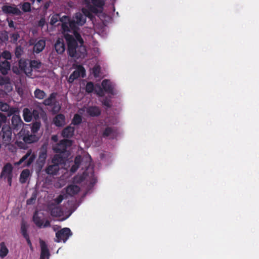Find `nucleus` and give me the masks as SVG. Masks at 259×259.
<instances>
[{
  "instance_id": "obj_1",
  "label": "nucleus",
  "mask_w": 259,
  "mask_h": 259,
  "mask_svg": "<svg viewBox=\"0 0 259 259\" xmlns=\"http://www.w3.org/2000/svg\"><path fill=\"white\" fill-rule=\"evenodd\" d=\"M85 15L82 16L80 13H76L73 21L70 23V26L72 28L71 34H65V38L68 43V51L69 55L76 58H84L87 54L86 49L82 45L83 40L77 31V25H82L85 22V16L89 15V13L83 10Z\"/></svg>"
},
{
  "instance_id": "obj_2",
  "label": "nucleus",
  "mask_w": 259,
  "mask_h": 259,
  "mask_svg": "<svg viewBox=\"0 0 259 259\" xmlns=\"http://www.w3.org/2000/svg\"><path fill=\"white\" fill-rule=\"evenodd\" d=\"M52 163L53 164L50 165L46 169V172L49 175H56L61 167L67 169L70 166H71L70 171L73 173L78 169L81 163H84L81 161L80 156H76L74 162H73L69 161L68 160H65L62 158L61 154L54 156L52 159Z\"/></svg>"
},
{
  "instance_id": "obj_3",
  "label": "nucleus",
  "mask_w": 259,
  "mask_h": 259,
  "mask_svg": "<svg viewBox=\"0 0 259 259\" xmlns=\"http://www.w3.org/2000/svg\"><path fill=\"white\" fill-rule=\"evenodd\" d=\"M75 16L73 17L71 20H69L66 16H63L61 19L58 14H53L50 16V24L52 25H55L59 20L62 22V29L64 35L68 34L72 31V28L70 26V23L73 21Z\"/></svg>"
},
{
  "instance_id": "obj_4",
  "label": "nucleus",
  "mask_w": 259,
  "mask_h": 259,
  "mask_svg": "<svg viewBox=\"0 0 259 259\" xmlns=\"http://www.w3.org/2000/svg\"><path fill=\"white\" fill-rule=\"evenodd\" d=\"M29 125L25 124L17 134L19 138H21L24 142L31 143L38 140V137L33 133L30 134L28 131Z\"/></svg>"
},
{
  "instance_id": "obj_5",
  "label": "nucleus",
  "mask_w": 259,
  "mask_h": 259,
  "mask_svg": "<svg viewBox=\"0 0 259 259\" xmlns=\"http://www.w3.org/2000/svg\"><path fill=\"white\" fill-rule=\"evenodd\" d=\"M92 1L93 4L95 7H97L100 9V10L99 11H97L96 8H95V7H92L91 5L90 2L89 1L85 0V1H84L85 4L86 5V6L88 9H87L85 8H82V13L78 12V13H80L82 16H84L85 15L84 13L83 12V10H84V12H88L89 13V15H87L85 16V18H86L87 17H90V15H91L90 12H94V13H98V12L101 11L102 7L104 5V1H103V0H92Z\"/></svg>"
},
{
  "instance_id": "obj_6",
  "label": "nucleus",
  "mask_w": 259,
  "mask_h": 259,
  "mask_svg": "<svg viewBox=\"0 0 259 259\" xmlns=\"http://www.w3.org/2000/svg\"><path fill=\"white\" fill-rule=\"evenodd\" d=\"M32 219L35 225L39 228L51 227L50 221L46 220L44 214L41 211H34Z\"/></svg>"
},
{
  "instance_id": "obj_7",
  "label": "nucleus",
  "mask_w": 259,
  "mask_h": 259,
  "mask_svg": "<svg viewBox=\"0 0 259 259\" xmlns=\"http://www.w3.org/2000/svg\"><path fill=\"white\" fill-rule=\"evenodd\" d=\"M80 191L78 186L74 185H71L68 186L65 189V194L60 195L55 200L57 204H59L62 200L66 198L68 196H72L77 194Z\"/></svg>"
},
{
  "instance_id": "obj_8",
  "label": "nucleus",
  "mask_w": 259,
  "mask_h": 259,
  "mask_svg": "<svg viewBox=\"0 0 259 259\" xmlns=\"http://www.w3.org/2000/svg\"><path fill=\"white\" fill-rule=\"evenodd\" d=\"M13 167L12 165L9 163H7L2 168L0 178L4 180H7L9 186H11L12 182V178Z\"/></svg>"
},
{
  "instance_id": "obj_9",
  "label": "nucleus",
  "mask_w": 259,
  "mask_h": 259,
  "mask_svg": "<svg viewBox=\"0 0 259 259\" xmlns=\"http://www.w3.org/2000/svg\"><path fill=\"white\" fill-rule=\"evenodd\" d=\"M72 235V233L69 228H64L56 233V238L55 239V241L56 242L63 241L65 243Z\"/></svg>"
},
{
  "instance_id": "obj_10",
  "label": "nucleus",
  "mask_w": 259,
  "mask_h": 259,
  "mask_svg": "<svg viewBox=\"0 0 259 259\" xmlns=\"http://www.w3.org/2000/svg\"><path fill=\"white\" fill-rule=\"evenodd\" d=\"M1 136L3 143L5 145H9L12 141V133L11 128L9 125H4L2 128Z\"/></svg>"
},
{
  "instance_id": "obj_11",
  "label": "nucleus",
  "mask_w": 259,
  "mask_h": 259,
  "mask_svg": "<svg viewBox=\"0 0 259 259\" xmlns=\"http://www.w3.org/2000/svg\"><path fill=\"white\" fill-rule=\"evenodd\" d=\"M35 158V155L32 153L31 150H29L18 162L15 163V165H19L23 164V166H29L32 163Z\"/></svg>"
},
{
  "instance_id": "obj_12",
  "label": "nucleus",
  "mask_w": 259,
  "mask_h": 259,
  "mask_svg": "<svg viewBox=\"0 0 259 259\" xmlns=\"http://www.w3.org/2000/svg\"><path fill=\"white\" fill-rule=\"evenodd\" d=\"M29 225L24 221H22L21 224V233L22 236L25 239L28 245L30 248L32 250L33 246L31 240L30 239L29 235L28 233V229Z\"/></svg>"
},
{
  "instance_id": "obj_13",
  "label": "nucleus",
  "mask_w": 259,
  "mask_h": 259,
  "mask_svg": "<svg viewBox=\"0 0 259 259\" xmlns=\"http://www.w3.org/2000/svg\"><path fill=\"white\" fill-rule=\"evenodd\" d=\"M19 65L20 70L24 71L27 76L32 77V70L29 61L21 59L19 61Z\"/></svg>"
},
{
  "instance_id": "obj_14",
  "label": "nucleus",
  "mask_w": 259,
  "mask_h": 259,
  "mask_svg": "<svg viewBox=\"0 0 259 259\" xmlns=\"http://www.w3.org/2000/svg\"><path fill=\"white\" fill-rule=\"evenodd\" d=\"M71 141L69 140H62L59 144L54 146L53 149L57 153H63V155H65L64 153L65 152L67 148L71 146Z\"/></svg>"
},
{
  "instance_id": "obj_15",
  "label": "nucleus",
  "mask_w": 259,
  "mask_h": 259,
  "mask_svg": "<svg viewBox=\"0 0 259 259\" xmlns=\"http://www.w3.org/2000/svg\"><path fill=\"white\" fill-rule=\"evenodd\" d=\"M85 75V71L84 68L79 65L78 66L76 70H75L69 76L68 78V81L69 82H72L74 80L79 76H81L82 77H84Z\"/></svg>"
},
{
  "instance_id": "obj_16",
  "label": "nucleus",
  "mask_w": 259,
  "mask_h": 259,
  "mask_svg": "<svg viewBox=\"0 0 259 259\" xmlns=\"http://www.w3.org/2000/svg\"><path fill=\"white\" fill-rule=\"evenodd\" d=\"M41 252L40 259H49L50 256V253L48 247V245L44 240H39Z\"/></svg>"
},
{
  "instance_id": "obj_17",
  "label": "nucleus",
  "mask_w": 259,
  "mask_h": 259,
  "mask_svg": "<svg viewBox=\"0 0 259 259\" xmlns=\"http://www.w3.org/2000/svg\"><path fill=\"white\" fill-rule=\"evenodd\" d=\"M2 10L5 13L14 15H20L21 11L15 5H5L2 7Z\"/></svg>"
},
{
  "instance_id": "obj_18",
  "label": "nucleus",
  "mask_w": 259,
  "mask_h": 259,
  "mask_svg": "<svg viewBox=\"0 0 259 259\" xmlns=\"http://www.w3.org/2000/svg\"><path fill=\"white\" fill-rule=\"evenodd\" d=\"M94 90L99 96H102L104 95L103 90L100 85H96L94 87L92 82L88 83L86 85L87 92L88 93H91Z\"/></svg>"
},
{
  "instance_id": "obj_19",
  "label": "nucleus",
  "mask_w": 259,
  "mask_h": 259,
  "mask_svg": "<svg viewBox=\"0 0 259 259\" xmlns=\"http://www.w3.org/2000/svg\"><path fill=\"white\" fill-rule=\"evenodd\" d=\"M11 125L13 130H16L19 129L23 125V122L19 115L15 114L12 116Z\"/></svg>"
},
{
  "instance_id": "obj_20",
  "label": "nucleus",
  "mask_w": 259,
  "mask_h": 259,
  "mask_svg": "<svg viewBox=\"0 0 259 259\" xmlns=\"http://www.w3.org/2000/svg\"><path fill=\"white\" fill-rule=\"evenodd\" d=\"M87 111V113L91 116H98L100 114L101 111L99 108L97 107H90L88 108H84L79 110V113L82 114V111Z\"/></svg>"
},
{
  "instance_id": "obj_21",
  "label": "nucleus",
  "mask_w": 259,
  "mask_h": 259,
  "mask_svg": "<svg viewBox=\"0 0 259 259\" xmlns=\"http://www.w3.org/2000/svg\"><path fill=\"white\" fill-rule=\"evenodd\" d=\"M102 86L105 91L111 94L114 95L115 94L114 91L113 85L111 82L108 80H104L102 83Z\"/></svg>"
},
{
  "instance_id": "obj_22",
  "label": "nucleus",
  "mask_w": 259,
  "mask_h": 259,
  "mask_svg": "<svg viewBox=\"0 0 259 259\" xmlns=\"http://www.w3.org/2000/svg\"><path fill=\"white\" fill-rule=\"evenodd\" d=\"M55 48L58 54H62L64 52L65 45L62 38H59L57 40V42L55 44Z\"/></svg>"
},
{
  "instance_id": "obj_23",
  "label": "nucleus",
  "mask_w": 259,
  "mask_h": 259,
  "mask_svg": "<svg viewBox=\"0 0 259 259\" xmlns=\"http://www.w3.org/2000/svg\"><path fill=\"white\" fill-rule=\"evenodd\" d=\"M45 46V41L44 40H39L34 45L33 51L36 53H39L44 49Z\"/></svg>"
},
{
  "instance_id": "obj_24",
  "label": "nucleus",
  "mask_w": 259,
  "mask_h": 259,
  "mask_svg": "<svg viewBox=\"0 0 259 259\" xmlns=\"http://www.w3.org/2000/svg\"><path fill=\"white\" fill-rule=\"evenodd\" d=\"M10 69V64L7 61L1 62L0 71L3 74H7L8 71Z\"/></svg>"
},
{
  "instance_id": "obj_25",
  "label": "nucleus",
  "mask_w": 259,
  "mask_h": 259,
  "mask_svg": "<svg viewBox=\"0 0 259 259\" xmlns=\"http://www.w3.org/2000/svg\"><path fill=\"white\" fill-rule=\"evenodd\" d=\"M51 215L53 217H58L57 220L60 221H63L67 219L69 216L73 212V211H69L70 213L66 217H62V214H63L64 211H50Z\"/></svg>"
},
{
  "instance_id": "obj_26",
  "label": "nucleus",
  "mask_w": 259,
  "mask_h": 259,
  "mask_svg": "<svg viewBox=\"0 0 259 259\" xmlns=\"http://www.w3.org/2000/svg\"><path fill=\"white\" fill-rule=\"evenodd\" d=\"M55 125L57 126H61L65 124V117L62 114L57 115L54 119Z\"/></svg>"
},
{
  "instance_id": "obj_27",
  "label": "nucleus",
  "mask_w": 259,
  "mask_h": 259,
  "mask_svg": "<svg viewBox=\"0 0 259 259\" xmlns=\"http://www.w3.org/2000/svg\"><path fill=\"white\" fill-rule=\"evenodd\" d=\"M30 171L28 169L23 170L20 174V182L21 183H25L30 176Z\"/></svg>"
},
{
  "instance_id": "obj_28",
  "label": "nucleus",
  "mask_w": 259,
  "mask_h": 259,
  "mask_svg": "<svg viewBox=\"0 0 259 259\" xmlns=\"http://www.w3.org/2000/svg\"><path fill=\"white\" fill-rule=\"evenodd\" d=\"M23 116L26 122L31 121L32 118V113L28 108L24 109L23 111Z\"/></svg>"
},
{
  "instance_id": "obj_29",
  "label": "nucleus",
  "mask_w": 259,
  "mask_h": 259,
  "mask_svg": "<svg viewBox=\"0 0 259 259\" xmlns=\"http://www.w3.org/2000/svg\"><path fill=\"white\" fill-rule=\"evenodd\" d=\"M0 257L2 258H4L8 253L9 250L7 247L6 246L4 242H1L0 244Z\"/></svg>"
},
{
  "instance_id": "obj_30",
  "label": "nucleus",
  "mask_w": 259,
  "mask_h": 259,
  "mask_svg": "<svg viewBox=\"0 0 259 259\" xmlns=\"http://www.w3.org/2000/svg\"><path fill=\"white\" fill-rule=\"evenodd\" d=\"M74 132V128L71 126H68L65 128L62 132V135L64 137H71Z\"/></svg>"
},
{
  "instance_id": "obj_31",
  "label": "nucleus",
  "mask_w": 259,
  "mask_h": 259,
  "mask_svg": "<svg viewBox=\"0 0 259 259\" xmlns=\"http://www.w3.org/2000/svg\"><path fill=\"white\" fill-rule=\"evenodd\" d=\"M34 96L36 98L41 100L46 96V93L40 89H36L34 92Z\"/></svg>"
},
{
  "instance_id": "obj_32",
  "label": "nucleus",
  "mask_w": 259,
  "mask_h": 259,
  "mask_svg": "<svg viewBox=\"0 0 259 259\" xmlns=\"http://www.w3.org/2000/svg\"><path fill=\"white\" fill-rule=\"evenodd\" d=\"M30 65L31 67L32 70H37L39 69L41 67V63L39 61L36 60H33L29 61Z\"/></svg>"
},
{
  "instance_id": "obj_33",
  "label": "nucleus",
  "mask_w": 259,
  "mask_h": 259,
  "mask_svg": "<svg viewBox=\"0 0 259 259\" xmlns=\"http://www.w3.org/2000/svg\"><path fill=\"white\" fill-rule=\"evenodd\" d=\"M56 97V94L52 93L50 95V96L46 99H45L44 101V103L45 105H51L53 102L54 101L55 98Z\"/></svg>"
},
{
  "instance_id": "obj_34",
  "label": "nucleus",
  "mask_w": 259,
  "mask_h": 259,
  "mask_svg": "<svg viewBox=\"0 0 259 259\" xmlns=\"http://www.w3.org/2000/svg\"><path fill=\"white\" fill-rule=\"evenodd\" d=\"M8 116H10L12 115L17 114L19 112V109L17 107H10L9 109L7 110Z\"/></svg>"
},
{
  "instance_id": "obj_35",
  "label": "nucleus",
  "mask_w": 259,
  "mask_h": 259,
  "mask_svg": "<svg viewBox=\"0 0 259 259\" xmlns=\"http://www.w3.org/2000/svg\"><path fill=\"white\" fill-rule=\"evenodd\" d=\"M4 90V92L6 93H8L12 91L13 87L11 82H8L7 84L2 85Z\"/></svg>"
},
{
  "instance_id": "obj_36",
  "label": "nucleus",
  "mask_w": 259,
  "mask_h": 259,
  "mask_svg": "<svg viewBox=\"0 0 259 259\" xmlns=\"http://www.w3.org/2000/svg\"><path fill=\"white\" fill-rule=\"evenodd\" d=\"M22 9L25 12H28L30 11L31 6L30 3L28 2H25L23 3L22 5Z\"/></svg>"
},
{
  "instance_id": "obj_37",
  "label": "nucleus",
  "mask_w": 259,
  "mask_h": 259,
  "mask_svg": "<svg viewBox=\"0 0 259 259\" xmlns=\"http://www.w3.org/2000/svg\"><path fill=\"white\" fill-rule=\"evenodd\" d=\"M40 128V123L38 122H35L33 124L31 127V132L33 134H35Z\"/></svg>"
},
{
  "instance_id": "obj_38",
  "label": "nucleus",
  "mask_w": 259,
  "mask_h": 259,
  "mask_svg": "<svg viewBox=\"0 0 259 259\" xmlns=\"http://www.w3.org/2000/svg\"><path fill=\"white\" fill-rule=\"evenodd\" d=\"M9 109V105L4 102H0V110L2 111L7 112Z\"/></svg>"
},
{
  "instance_id": "obj_39",
  "label": "nucleus",
  "mask_w": 259,
  "mask_h": 259,
  "mask_svg": "<svg viewBox=\"0 0 259 259\" xmlns=\"http://www.w3.org/2000/svg\"><path fill=\"white\" fill-rule=\"evenodd\" d=\"M81 121V118L80 116L78 114H76L74 115V118L72 120V123L74 124H78L80 123Z\"/></svg>"
},
{
  "instance_id": "obj_40",
  "label": "nucleus",
  "mask_w": 259,
  "mask_h": 259,
  "mask_svg": "<svg viewBox=\"0 0 259 259\" xmlns=\"http://www.w3.org/2000/svg\"><path fill=\"white\" fill-rule=\"evenodd\" d=\"M100 67L99 66H96L93 69V72L95 77L100 76Z\"/></svg>"
},
{
  "instance_id": "obj_41",
  "label": "nucleus",
  "mask_w": 259,
  "mask_h": 259,
  "mask_svg": "<svg viewBox=\"0 0 259 259\" xmlns=\"http://www.w3.org/2000/svg\"><path fill=\"white\" fill-rule=\"evenodd\" d=\"M2 57L4 59L9 60L11 59V54L9 52L5 51L2 54Z\"/></svg>"
},
{
  "instance_id": "obj_42",
  "label": "nucleus",
  "mask_w": 259,
  "mask_h": 259,
  "mask_svg": "<svg viewBox=\"0 0 259 259\" xmlns=\"http://www.w3.org/2000/svg\"><path fill=\"white\" fill-rule=\"evenodd\" d=\"M10 82V79L8 77H3L0 78V84L1 85H4Z\"/></svg>"
},
{
  "instance_id": "obj_43",
  "label": "nucleus",
  "mask_w": 259,
  "mask_h": 259,
  "mask_svg": "<svg viewBox=\"0 0 259 259\" xmlns=\"http://www.w3.org/2000/svg\"><path fill=\"white\" fill-rule=\"evenodd\" d=\"M36 199V195L35 194H33L31 197L28 199L27 201V204L30 205L33 204Z\"/></svg>"
},
{
  "instance_id": "obj_44",
  "label": "nucleus",
  "mask_w": 259,
  "mask_h": 259,
  "mask_svg": "<svg viewBox=\"0 0 259 259\" xmlns=\"http://www.w3.org/2000/svg\"><path fill=\"white\" fill-rule=\"evenodd\" d=\"M112 130L110 127H107L104 132H103V136L105 137H107L109 136L112 132Z\"/></svg>"
},
{
  "instance_id": "obj_45",
  "label": "nucleus",
  "mask_w": 259,
  "mask_h": 259,
  "mask_svg": "<svg viewBox=\"0 0 259 259\" xmlns=\"http://www.w3.org/2000/svg\"><path fill=\"white\" fill-rule=\"evenodd\" d=\"M19 35L18 33H14L12 35V39L14 42L18 40V38H19Z\"/></svg>"
},
{
  "instance_id": "obj_46",
  "label": "nucleus",
  "mask_w": 259,
  "mask_h": 259,
  "mask_svg": "<svg viewBox=\"0 0 259 259\" xmlns=\"http://www.w3.org/2000/svg\"><path fill=\"white\" fill-rule=\"evenodd\" d=\"M45 19L44 18H41L38 22V25L40 27H43L45 25Z\"/></svg>"
},
{
  "instance_id": "obj_47",
  "label": "nucleus",
  "mask_w": 259,
  "mask_h": 259,
  "mask_svg": "<svg viewBox=\"0 0 259 259\" xmlns=\"http://www.w3.org/2000/svg\"><path fill=\"white\" fill-rule=\"evenodd\" d=\"M103 104L107 106V107H110L111 106V102L110 100H105L103 102Z\"/></svg>"
},
{
  "instance_id": "obj_48",
  "label": "nucleus",
  "mask_w": 259,
  "mask_h": 259,
  "mask_svg": "<svg viewBox=\"0 0 259 259\" xmlns=\"http://www.w3.org/2000/svg\"><path fill=\"white\" fill-rule=\"evenodd\" d=\"M12 70L13 72L16 74H20V70L18 69L17 67H13Z\"/></svg>"
},
{
  "instance_id": "obj_49",
  "label": "nucleus",
  "mask_w": 259,
  "mask_h": 259,
  "mask_svg": "<svg viewBox=\"0 0 259 259\" xmlns=\"http://www.w3.org/2000/svg\"><path fill=\"white\" fill-rule=\"evenodd\" d=\"M84 158H85L86 162L88 163H90L91 160V157L89 155H86Z\"/></svg>"
},
{
  "instance_id": "obj_50",
  "label": "nucleus",
  "mask_w": 259,
  "mask_h": 259,
  "mask_svg": "<svg viewBox=\"0 0 259 259\" xmlns=\"http://www.w3.org/2000/svg\"><path fill=\"white\" fill-rule=\"evenodd\" d=\"M21 51V49L20 48H17L16 51V53H16V55L17 56H19L20 55V53L19 52V51Z\"/></svg>"
},
{
  "instance_id": "obj_51",
  "label": "nucleus",
  "mask_w": 259,
  "mask_h": 259,
  "mask_svg": "<svg viewBox=\"0 0 259 259\" xmlns=\"http://www.w3.org/2000/svg\"><path fill=\"white\" fill-rule=\"evenodd\" d=\"M52 140L54 142H57L58 141V137L56 135L53 136L52 137Z\"/></svg>"
},
{
  "instance_id": "obj_52",
  "label": "nucleus",
  "mask_w": 259,
  "mask_h": 259,
  "mask_svg": "<svg viewBox=\"0 0 259 259\" xmlns=\"http://www.w3.org/2000/svg\"><path fill=\"white\" fill-rule=\"evenodd\" d=\"M8 23L10 27H14V23L12 21H8Z\"/></svg>"
},
{
  "instance_id": "obj_53",
  "label": "nucleus",
  "mask_w": 259,
  "mask_h": 259,
  "mask_svg": "<svg viewBox=\"0 0 259 259\" xmlns=\"http://www.w3.org/2000/svg\"><path fill=\"white\" fill-rule=\"evenodd\" d=\"M33 116H34L35 118L37 117L38 116V114L37 113L36 110H33Z\"/></svg>"
},
{
  "instance_id": "obj_54",
  "label": "nucleus",
  "mask_w": 259,
  "mask_h": 259,
  "mask_svg": "<svg viewBox=\"0 0 259 259\" xmlns=\"http://www.w3.org/2000/svg\"><path fill=\"white\" fill-rule=\"evenodd\" d=\"M40 157H42L43 158H46V153H42L40 155Z\"/></svg>"
},
{
  "instance_id": "obj_55",
  "label": "nucleus",
  "mask_w": 259,
  "mask_h": 259,
  "mask_svg": "<svg viewBox=\"0 0 259 259\" xmlns=\"http://www.w3.org/2000/svg\"><path fill=\"white\" fill-rule=\"evenodd\" d=\"M49 5L48 4H46L45 5V7L46 8V9H47L49 7Z\"/></svg>"
},
{
  "instance_id": "obj_56",
  "label": "nucleus",
  "mask_w": 259,
  "mask_h": 259,
  "mask_svg": "<svg viewBox=\"0 0 259 259\" xmlns=\"http://www.w3.org/2000/svg\"><path fill=\"white\" fill-rule=\"evenodd\" d=\"M37 2L40 3L42 0H36Z\"/></svg>"
},
{
  "instance_id": "obj_57",
  "label": "nucleus",
  "mask_w": 259,
  "mask_h": 259,
  "mask_svg": "<svg viewBox=\"0 0 259 259\" xmlns=\"http://www.w3.org/2000/svg\"><path fill=\"white\" fill-rule=\"evenodd\" d=\"M96 49V50L97 51V52H99V49H98V48H96V49Z\"/></svg>"
},
{
  "instance_id": "obj_58",
  "label": "nucleus",
  "mask_w": 259,
  "mask_h": 259,
  "mask_svg": "<svg viewBox=\"0 0 259 259\" xmlns=\"http://www.w3.org/2000/svg\"><path fill=\"white\" fill-rule=\"evenodd\" d=\"M30 45H32V44H33V42L30 41Z\"/></svg>"
},
{
  "instance_id": "obj_59",
  "label": "nucleus",
  "mask_w": 259,
  "mask_h": 259,
  "mask_svg": "<svg viewBox=\"0 0 259 259\" xmlns=\"http://www.w3.org/2000/svg\"><path fill=\"white\" fill-rule=\"evenodd\" d=\"M88 165V164L85 163V166H87Z\"/></svg>"
},
{
  "instance_id": "obj_60",
  "label": "nucleus",
  "mask_w": 259,
  "mask_h": 259,
  "mask_svg": "<svg viewBox=\"0 0 259 259\" xmlns=\"http://www.w3.org/2000/svg\"><path fill=\"white\" fill-rule=\"evenodd\" d=\"M32 1H33V2H34V0H32Z\"/></svg>"
}]
</instances>
